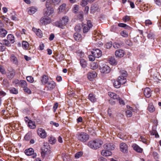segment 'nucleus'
Wrapping results in <instances>:
<instances>
[{"label":"nucleus","instance_id":"obj_1","mask_svg":"<svg viewBox=\"0 0 161 161\" xmlns=\"http://www.w3.org/2000/svg\"><path fill=\"white\" fill-rule=\"evenodd\" d=\"M103 143L101 140L96 139L89 141L88 143V146L91 148L96 149L100 147Z\"/></svg>","mask_w":161,"mask_h":161},{"label":"nucleus","instance_id":"obj_2","mask_svg":"<svg viewBox=\"0 0 161 161\" xmlns=\"http://www.w3.org/2000/svg\"><path fill=\"white\" fill-rule=\"evenodd\" d=\"M69 21V18L67 16H64L62 18V20L60 21H56L55 23V25L57 27L63 29Z\"/></svg>","mask_w":161,"mask_h":161},{"label":"nucleus","instance_id":"obj_3","mask_svg":"<svg viewBox=\"0 0 161 161\" xmlns=\"http://www.w3.org/2000/svg\"><path fill=\"white\" fill-rule=\"evenodd\" d=\"M89 138V135L84 132H79L77 134L78 140L83 142H85L88 140Z\"/></svg>","mask_w":161,"mask_h":161},{"label":"nucleus","instance_id":"obj_4","mask_svg":"<svg viewBox=\"0 0 161 161\" xmlns=\"http://www.w3.org/2000/svg\"><path fill=\"white\" fill-rule=\"evenodd\" d=\"M108 94L111 98L114 99H116L120 105H125V103L124 101L115 93L110 92H108Z\"/></svg>","mask_w":161,"mask_h":161},{"label":"nucleus","instance_id":"obj_5","mask_svg":"<svg viewBox=\"0 0 161 161\" xmlns=\"http://www.w3.org/2000/svg\"><path fill=\"white\" fill-rule=\"evenodd\" d=\"M7 78L9 80L14 78L15 75V70L11 68H9L6 73Z\"/></svg>","mask_w":161,"mask_h":161},{"label":"nucleus","instance_id":"obj_6","mask_svg":"<svg viewBox=\"0 0 161 161\" xmlns=\"http://www.w3.org/2000/svg\"><path fill=\"white\" fill-rule=\"evenodd\" d=\"M48 3L47 1L46 2V6L47 8L44 9V15L45 16H50L53 13V9L51 7L49 6H47V5H48Z\"/></svg>","mask_w":161,"mask_h":161},{"label":"nucleus","instance_id":"obj_7","mask_svg":"<svg viewBox=\"0 0 161 161\" xmlns=\"http://www.w3.org/2000/svg\"><path fill=\"white\" fill-rule=\"evenodd\" d=\"M51 22V19L47 16H44L41 18L40 20V24L42 25H47Z\"/></svg>","mask_w":161,"mask_h":161},{"label":"nucleus","instance_id":"obj_8","mask_svg":"<svg viewBox=\"0 0 161 161\" xmlns=\"http://www.w3.org/2000/svg\"><path fill=\"white\" fill-rule=\"evenodd\" d=\"M38 135L42 138H45L47 136V133L42 128H39L37 130Z\"/></svg>","mask_w":161,"mask_h":161},{"label":"nucleus","instance_id":"obj_9","mask_svg":"<svg viewBox=\"0 0 161 161\" xmlns=\"http://www.w3.org/2000/svg\"><path fill=\"white\" fill-rule=\"evenodd\" d=\"M25 154L28 156L32 155V157L33 158H35L36 156V153H34V150L32 148H29L26 149L25 150Z\"/></svg>","mask_w":161,"mask_h":161},{"label":"nucleus","instance_id":"obj_10","mask_svg":"<svg viewBox=\"0 0 161 161\" xmlns=\"http://www.w3.org/2000/svg\"><path fill=\"white\" fill-rule=\"evenodd\" d=\"M92 24L90 21H88L87 22V25H84L83 26V32L84 33L87 32L92 27Z\"/></svg>","mask_w":161,"mask_h":161},{"label":"nucleus","instance_id":"obj_11","mask_svg":"<svg viewBox=\"0 0 161 161\" xmlns=\"http://www.w3.org/2000/svg\"><path fill=\"white\" fill-rule=\"evenodd\" d=\"M50 146L48 144V145H44L41 152V155L42 156H44L46 154H48L50 153Z\"/></svg>","mask_w":161,"mask_h":161},{"label":"nucleus","instance_id":"obj_12","mask_svg":"<svg viewBox=\"0 0 161 161\" xmlns=\"http://www.w3.org/2000/svg\"><path fill=\"white\" fill-rule=\"evenodd\" d=\"M56 86V83L53 80L49 81L46 86L48 90H52L55 88Z\"/></svg>","mask_w":161,"mask_h":161},{"label":"nucleus","instance_id":"obj_13","mask_svg":"<svg viewBox=\"0 0 161 161\" xmlns=\"http://www.w3.org/2000/svg\"><path fill=\"white\" fill-rule=\"evenodd\" d=\"M100 70L102 73H108L110 72V68L107 65L104 64L100 67Z\"/></svg>","mask_w":161,"mask_h":161},{"label":"nucleus","instance_id":"obj_14","mask_svg":"<svg viewBox=\"0 0 161 161\" xmlns=\"http://www.w3.org/2000/svg\"><path fill=\"white\" fill-rule=\"evenodd\" d=\"M120 151L124 153H127L128 152V146L125 143H121L120 145Z\"/></svg>","mask_w":161,"mask_h":161},{"label":"nucleus","instance_id":"obj_15","mask_svg":"<svg viewBox=\"0 0 161 161\" xmlns=\"http://www.w3.org/2000/svg\"><path fill=\"white\" fill-rule=\"evenodd\" d=\"M92 54L95 56V57L98 58L100 57L102 55V52L101 51L98 49L93 50L91 52Z\"/></svg>","mask_w":161,"mask_h":161},{"label":"nucleus","instance_id":"obj_16","mask_svg":"<svg viewBox=\"0 0 161 161\" xmlns=\"http://www.w3.org/2000/svg\"><path fill=\"white\" fill-rule=\"evenodd\" d=\"M131 146L133 149L137 152L139 153H142L143 151L142 149L136 144H132Z\"/></svg>","mask_w":161,"mask_h":161},{"label":"nucleus","instance_id":"obj_17","mask_svg":"<svg viewBox=\"0 0 161 161\" xmlns=\"http://www.w3.org/2000/svg\"><path fill=\"white\" fill-rule=\"evenodd\" d=\"M115 55L116 57H122L125 55V52L122 49H118L115 52Z\"/></svg>","mask_w":161,"mask_h":161},{"label":"nucleus","instance_id":"obj_18","mask_svg":"<svg viewBox=\"0 0 161 161\" xmlns=\"http://www.w3.org/2000/svg\"><path fill=\"white\" fill-rule=\"evenodd\" d=\"M32 30L38 37L40 38L42 37L43 34L42 31L40 29L33 27Z\"/></svg>","mask_w":161,"mask_h":161},{"label":"nucleus","instance_id":"obj_19","mask_svg":"<svg viewBox=\"0 0 161 161\" xmlns=\"http://www.w3.org/2000/svg\"><path fill=\"white\" fill-rule=\"evenodd\" d=\"M104 148L107 150H112L114 148V145L110 143H107L105 144L104 146Z\"/></svg>","mask_w":161,"mask_h":161},{"label":"nucleus","instance_id":"obj_20","mask_svg":"<svg viewBox=\"0 0 161 161\" xmlns=\"http://www.w3.org/2000/svg\"><path fill=\"white\" fill-rule=\"evenodd\" d=\"M97 76L96 73L94 71H93L88 73L87 77L89 80H91L93 78H95Z\"/></svg>","mask_w":161,"mask_h":161},{"label":"nucleus","instance_id":"obj_21","mask_svg":"<svg viewBox=\"0 0 161 161\" xmlns=\"http://www.w3.org/2000/svg\"><path fill=\"white\" fill-rule=\"evenodd\" d=\"M144 94L145 96L147 98L150 97L151 96L150 89L148 87L145 88L144 91Z\"/></svg>","mask_w":161,"mask_h":161},{"label":"nucleus","instance_id":"obj_22","mask_svg":"<svg viewBox=\"0 0 161 161\" xmlns=\"http://www.w3.org/2000/svg\"><path fill=\"white\" fill-rule=\"evenodd\" d=\"M127 108L128 109L126 111V115L127 117H130L132 115V111L133 108L130 106H127Z\"/></svg>","mask_w":161,"mask_h":161},{"label":"nucleus","instance_id":"obj_23","mask_svg":"<svg viewBox=\"0 0 161 161\" xmlns=\"http://www.w3.org/2000/svg\"><path fill=\"white\" fill-rule=\"evenodd\" d=\"M101 154L103 156L107 157L111 155L112 153L111 152L109 151V150L105 149L102 151Z\"/></svg>","mask_w":161,"mask_h":161},{"label":"nucleus","instance_id":"obj_24","mask_svg":"<svg viewBox=\"0 0 161 161\" xmlns=\"http://www.w3.org/2000/svg\"><path fill=\"white\" fill-rule=\"evenodd\" d=\"M117 80L121 84L123 85L125 84L126 81V78L123 76H119L117 79Z\"/></svg>","mask_w":161,"mask_h":161},{"label":"nucleus","instance_id":"obj_25","mask_svg":"<svg viewBox=\"0 0 161 161\" xmlns=\"http://www.w3.org/2000/svg\"><path fill=\"white\" fill-rule=\"evenodd\" d=\"M48 78L47 76L44 75L42 77L41 81L42 84L45 85L47 83Z\"/></svg>","mask_w":161,"mask_h":161},{"label":"nucleus","instance_id":"obj_26","mask_svg":"<svg viewBox=\"0 0 161 161\" xmlns=\"http://www.w3.org/2000/svg\"><path fill=\"white\" fill-rule=\"evenodd\" d=\"M74 38L76 41H80L82 39V36L81 35L77 33H75L74 35Z\"/></svg>","mask_w":161,"mask_h":161},{"label":"nucleus","instance_id":"obj_27","mask_svg":"<svg viewBox=\"0 0 161 161\" xmlns=\"http://www.w3.org/2000/svg\"><path fill=\"white\" fill-rule=\"evenodd\" d=\"M48 142L52 144H54L56 141L55 138L52 135L49 136L48 137Z\"/></svg>","mask_w":161,"mask_h":161},{"label":"nucleus","instance_id":"obj_28","mask_svg":"<svg viewBox=\"0 0 161 161\" xmlns=\"http://www.w3.org/2000/svg\"><path fill=\"white\" fill-rule=\"evenodd\" d=\"M36 9L33 7H31L27 9L28 12L30 14L35 13L36 12Z\"/></svg>","mask_w":161,"mask_h":161},{"label":"nucleus","instance_id":"obj_29","mask_svg":"<svg viewBox=\"0 0 161 161\" xmlns=\"http://www.w3.org/2000/svg\"><path fill=\"white\" fill-rule=\"evenodd\" d=\"M7 33V31L3 28H0V37H5Z\"/></svg>","mask_w":161,"mask_h":161},{"label":"nucleus","instance_id":"obj_30","mask_svg":"<svg viewBox=\"0 0 161 161\" xmlns=\"http://www.w3.org/2000/svg\"><path fill=\"white\" fill-rule=\"evenodd\" d=\"M98 7L97 5L95 4L92 5L91 8V13H94L98 10Z\"/></svg>","mask_w":161,"mask_h":161},{"label":"nucleus","instance_id":"obj_31","mask_svg":"<svg viewBox=\"0 0 161 161\" xmlns=\"http://www.w3.org/2000/svg\"><path fill=\"white\" fill-rule=\"evenodd\" d=\"M10 60L14 64H18V61L17 59L14 54L11 55Z\"/></svg>","mask_w":161,"mask_h":161},{"label":"nucleus","instance_id":"obj_32","mask_svg":"<svg viewBox=\"0 0 161 161\" xmlns=\"http://www.w3.org/2000/svg\"><path fill=\"white\" fill-rule=\"evenodd\" d=\"M7 39L11 43H13L14 42V36L12 34H9L7 37Z\"/></svg>","mask_w":161,"mask_h":161},{"label":"nucleus","instance_id":"obj_33","mask_svg":"<svg viewBox=\"0 0 161 161\" xmlns=\"http://www.w3.org/2000/svg\"><path fill=\"white\" fill-rule=\"evenodd\" d=\"M80 64L81 66L83 68H85L87 65L86 61L83 59H81L80 60Z\"/></svg>","mask_w":161,"mask_h":161},{"label":"nucleus","instance_id":"obj_34","mask_svg":"<svg viewBox=\"0 0 161 161\" xmlns=\"http://www.w3.org/2000/svg\"><path fill=\"white\" fill-rule=\"evenodd\" d=\"M28 126L31 129H34L36 127V125L34 122H33L32 121H29Z\"/></svg>","mask_w":161,"mask_h":161},{"label":"nucleus","instance_id":"obj_35","mask_svg":"<svg viewBox=\"0 0 161 161\" xmlns=\"http://www.w3.org/2000/svg\"><path fill=\"white\" fill-rule=\"evenodd\" d=\"M123 45V43L122 42H115L113 43V46L115 48H120Z\"/></svg>","mask_w":161,"mask_h":161},{"label":"nucleus","instance_id":"obj_36","mask_svg":"<svg viewBox=\"0 0 161 161\" xmlns=\"http://www.w3.org/2000/svg\"><path fill=\"white\" fill-rule=\"evenodd\" d=\"M19 86L23 89L27 87V84L25 80H21L19 82Z\"/></svg>","mask_w":161,"mask_h":161},{"label":"nucleus","instance_id":"obj_37","mask_svg":"<svg viewBox=\"0 0 161 161\" xmlns=\"http://www.w3.org/2000/svg\"><path fill=\"white\" fill-rule=\"evenodd\" d=\"M88 98L92 102H94L96 100L95 96L92 94H90L89 95Z\"/></svg>","mask_w":161,"mask_h":161},{"label":"nucleus","instance_id":"obj_38","mask_svg":"<svg viewBox=\"0 0 161 161\" xmlns=\"http://www.w3.org/2000/svg\"><path fill=\"white\" fill-rule=\"evenodd\" d=\"M148 110L151 112H153L155 110V108L152 104H149L147 108Z\"/></svg>","mask_w":161,"mask_h":161},{"label":"nucleus","instance_id":"obj_39","mask_svg":"<svg viewBox=\"0 0 161 161\" xmlns=\"http://www.w3.org/2000/svg\"><path fill=\"white\" fill-rule=\"evenodd\" d=\"M155 36V35L153 32L151 31H149L148 33L147 37L148 38L152 39H153Z\"/></svg>","mask_w":161,"mask_h":161},{"label":"nucleus","instance_id":"obj_40","mask_svg":"<svg viewBox=\"0 0 161 161\" xmlns=\"http://www.w3.org/2000/svg\"><path fill=\"white\" fill-rule=\"evenodd\" d=\"M9 90L11 93L16 94L18 93V90L14 87H12L10 88Z\"/></svg>","mask_w":161,"mask_h":161},{"label":"nucleus","instance_id":"obj_41","mask_svg":"<svg viewBox=\"0 0 161 161\" xmlns=\"http://www.w3.org/2000/svg\"><path fill=\"white\" fill-rule=\"evenodd\" d=\"M23 47L25 49H27L29 47V44L26 41H23L22 42Z\"/></svg>","mask_w":161,"mask_h":161},{"label":"nucleus","instance_id":"obj_42","mask_svg":"<svg viewBox=\"0 0 161 161\" xmlns=\"http://www.w3.org/2000/svg\"><path fill=\"white\" fill-rule=\"evenodd\" d=\"M150 134L152 136L155 135L156 138H158L159 137V136L156 130H152L150 132Z\"/></svg>","mask_w":161,"mask_h":161},{"label":"nucleus","instance_id":"obj_43","mask_svg":"<svg viewBox=\"0 0 161 161\" xmlns=\"http://www.w3.org/2000/svg\"><path fill=\"white\" fill-rule=\"evenodd\" d=\"M83 26L80 24H78L75 27V30L77 32H79L81 30Z\"/></svg>","mask_w":161,"mask_h":161},{"label":"nucleus","instance_id":"obj_44","mask_svg":"<svg viewBox=\"0 0 161 161\" xmlns=\"http://www.w3.org/2000/svg\"><path fill=\"white\" fill-rule=\"evenodd\" d=\"M121 85L119 83V81L117 80L116 81H115L114 83V86L117 88H119L120 87Z\"/></svg>","mask_w":161,"mask_h":161},{"label":"nucleus","instance_id":"obj_45","mask_svg":"<svg viewBox=\"0 0 161 161\" xmlns=\"http://www.w3.org/2000/svg\"><path fill=\"white\" fill-rule=\"evenodd\" d=\"M66 4L65 3L62 4L60 5L58 8V9L60 12H62L64 10L65 8Z\"/></svg>","mask_w":161,"mask_h":161},{"label":"nucleus","instance_id":"obj_46","mask_svg":"<svg viewBox=\"0 0 161 161\" xmlns=\"http://www.w3.org/2000/svg\"><path fill=\"white\" fill-rule=\"evenodd\" d=\"M91 68L92 69H95L98 67V64L95 62L92 63L91 65Z\"/></svg>","mask_w":161,"mask_h":161},{"label":"nucleus","instance_id":"obj_47","mask_svg":"<svg viewBox=\"0 0 161 161\" xmlns=\"http://www.w3.org/2000/svg\"><path fill=\"white\" fill-rule=\"evenodd\" d=\"M121 35L124 37H127L128 36V32L125 31H123L120 33Z\"/></svg>","mask_w":161,"mask_h":161},{"label":"nucleus","instance_id":"obj_48","mask_svg":"<svg viewBox=\"0 0 161 161\" xmlns=\"http://www.w3.org/2000/svg\"><path fill=\"white\" fill-rule=\"evenodd\" d=\"M64 56L63 55L61 54L58 55L57 58V60L58 62H60L62 60H64Z\"/></svg>","mask_w":161,"mask_h":161},{"label":"nucleus","instance_id":"obj_49","mask_svg":"<svg viewBox=\"0 0 161 161\" xmlns=\"http://www.w3.org/2000/svg\"><path fill=\"white\" fill-rule=\"evenodd\" d=\"M110 63L113 65H115L117 64V62L114 58H111L110 60Z\"/></svg>","mask_w":161,"mask_h":161},{"label":"nucleus","instance_id":"obj_50","mask_svg":"<svg viewBox=\"0 0 161 161\" xmlns=\"http://www.w3.org/2000/svg\"><path fill=\"white\" fill-rule=\"evenodd\" d=\"M79 10V6L77 5H75L74 6L72 10L73 12L75 13H76Z\"/></svg>","mask_w":161,"mask_h":161},{"label":"nucleus","instance_id":"obj_51","mask_svg":"<svg viewBox=\"0 0 161 161\" xmlns=\"http://www.w3.org/2000/svg\"><path fill=\"white\" fill-rule=\"evenodd\" d=\"M88 2L89 3V0H82L81 3V5L83 7H84L87 4Z\"/></svg>","mask_w":161,"mask_h":161},{"label":"nucleus","instance_id":"obj_52","mask_svg":"<svg viewBox=\"0 0 161 161\" xmlns=\"http://www.w3.org/2000/svg\"><path fill=\"white\" fill-rule=\"evenodd\" d=\"M31 137V134L30 133H27L25 136L24 138L26 140H29Z\"/></svg>","mask_w":161,"mask_h":161},{"label":"nucleus","instance_id":"obj_53","mask_svg":"<svg viewBox=\"0 0 161 161\" xmlns=\"http://www.w3.org/2000/svg\"><path fill=\"white\" fill-rule=\"evenodd\" d=\"M83 154L82 152H80L76 153L75 155V157L76 158H78L81 157Z\"/></svg>","mask_w":161,"mask_h":161},{"label":"nucleus","instance_id":"obj_54","mask_svg":"<svg viewBox=\"0 0 161 161\" xmlns=\"http://www.w3.org/2000/svg\"><path fill=\"white\" fill-rule=\"evenodd\" d=\"M120 73L121 75V76H123L124 77H125L127 76V72L126 71L124 70H120Z\"/></svg>","mask_w":161,"mask_h":161},{"label":"nucleus","instance_id":"obj_55","mask_svg":"<svg viewBox=\"0 0 161 161\" xmlns=\"http://www.w3.org/2000/svg\"><path fill=\"white\" fill-rule=\"evenodd\" d=\"M26 79L30 83H33L34 81L33 78L31 76H27Z\"/></svg>","mask_w":161,"mask_h":161},{"label":"nucleus","instance_id":"obj_56","mask_svg":"<svg viewBox=\"0 0 161 161\" xmlns=\"http://www.w3.org/2000/svg\"><path fill=\"white\" fill-rule=\"evenodd\" d=\"M140 141L142 142L143 143H144L146 144H148V142H147L146 139H145L144 137L142 136H140Z\"/></svg>","mask_w":161,"mask_h":161},{"label":"nucleus","instance_id":"obj_57","mask_svg":"<svg viewBox=\"0 0 161 161\" xmlns=\"http://www.w3.org/2000/svg\"><path fill=\"white\" fill-rule=\"evenodd\" d=\"M1 18L2 19H3L7 24L10 23V20L8 18L5 17L4 16H2Z\"/></svg>","mask_w":161,"mask_h":161},{"label":"nucleus","instance_id":"obj_58","mask_svg":"<svg viewBox=\"0 0 161 161\" xmlns=\"http://www.w3.org/2000/svg\"><path fill=\"white\" fill-rule=\"evenodd\" d=\"M3 43L5 45L7 46H10V43H9V41L8 39H5L3 40Z\"/></svg>","mask_w":161,"mask_h":161},{"label":"nucleus","instance_id":"obj_59","mask_svg":"<svg viewBox=\"0 0 161 161\" xmlns=\"http://www.w3.org/2000/svg\"><path fill=\"white\" fill-rule=\"evenodd\" d=\"M60 0H51V3L54 5L58 4L60 2Z\"/></svg>","mask_w":161,"mask_h":161},{"label":"nucleus","instance_id":"obj_60","mask_svg":"<svg viewBox=\"0 0 161 161\" xmlns=\"http://www.w3.org/2000/svg\"><path fill=\"white\" fill-rule=\"evenodd\" d=\"M0 72L3 74H5V71L4 67L1 65H0Z\"/></svg>","mask_w":161,"mask_h":161},{"label":"nucleus","instance_id":"obj_61","mask_svg":"<svg viewBox=\"0 0 161 161\" xmlns=\"http://www.w3.org/2000/svg\"><path fill=\"white\" fill-rule=\"evenodd\" d=\"M23 90L25 92L27 93L28 94H30L31 93V90L27 87L24 88Z\"/></svg>","mask_w":161,"mask_h":161},{"label":"nucleus","instance_id":"obj_62","mask_svg":"<svg viewBox=\"0 0 161 161\" xmlns=\"http://www.w3.org/2000/svg\"><path fill=\"white\" fill-rule=\"evenodd\" d=\"M95 58L96 57H95V56L92 54L88 56V58L91 61H94L95 60Z\"/></svg>","mask_w":161,"mask_h":161},{"label":"nucleus","instance_id":"obj_63","mask_svg":"<svg viewBox=\"0 0 161 161\" xmlns=\"http://www.w3.org/2000/svg\"><path fill=\"white\" fill-rule=\"evenodd\" d=\"M5 49V47L3 45L2 43H0V51H3Z\"/></svg>","mask_w":161,"mask_h":161},{"label":"nucleus","instance_id":"obj_64","mask_svg":"<svg viewBox=\"0 0 161 161\" xmlns=\"http://www.w3.org/2000/svg\"><path fill=\"white\" fill-rule=\"evenodd\" d=\"M130 17L128 16H127V15L125 16V17H124L123 19V20L125 22H126L129 21V20H130Z\"/></svg>","mask_w":161,"mask_h":161}]
</instances>
